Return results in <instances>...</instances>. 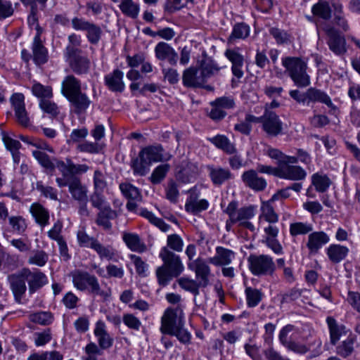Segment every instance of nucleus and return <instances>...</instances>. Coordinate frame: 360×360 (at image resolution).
<instances>
[{
	"label": "nucleus",
	"instance_id": "obj_1",
	"mask_svg": "<svg viewBox=\"0 0 360 360\" xmlns=\"http://www.w3.org/2000/svg\"><path fill=\"white\" fill-rule=\"evenodd\" d=\"M7 280L14 300L19 304L22 303L27 289L29 293L32 295L48 283L44 273L38 269H30L27 267L8 275Z\"/></svg>",
	"mask_w": 360,
	"mask_h": 360
},
{
	"label": "nucleus",
	"instance_id": "obj_2",
	"mask_svg": "<svg viewBox=\"0 0 360 360\" xmlns=\"http://www.w3.org/2000/svg\"><path fill=\"white\" fill-rule=\"evenodd\" d=\"M163 264L156 270L158 283L165 286L174 278L179 276L184 271V265L180 257L167 248L164 247L160 252Z\"/></svg>",
	"mask_w": 360,
	"mask_h": 360
},
{
	"label": "nucleus",
	"instance_id": "obj_3",
	"mask_svg": "<svg viewBox=\"0 0 360 360\" xmlns=\"http://www.w3.org/2000/svg\"><path fill=\"white\" fill-rule=\"evenodd\" d=\"M282 65L296 86L303 88L310 84V77L307 73V65L301 58L285 57L282 58Z\"/></svg>",
	"mask_w": 360,
	"mask_h": 360
},
{
	"label": "nucleus",
	"instance_id": "obj_4",
	"mask_svg": "<svg viewBox=\"0 0 360 360\" xmlns=\"http://www.w3.org/2000/svg\"><path fill=\"white\" fill-rule=\"evenodd\" d=\"M237 205L236 202L232 201L224 210L229 217V219L226 221L227 229L230 224L238 223L240 226L254 231L255 226L249 220L255 216V207L253 206H248L238 209Z\"/></svg>",
	"mask_w": 360,
	"mask_h": 360
},
{
	"label": "nucleus",
	"instance_id": "obj_5",
	"mask_svg": "<svg viewBox=\"0 0 360 360\" xmlns=\"http://www.w3.org/2000/svg\"><path fill=\"white\" fill-rule=\"evenodd\" d=\"M184 306L178 304L176 307L168 308L165 310L161 319L160 331L163 334L173 333V330L184 326Z\"/></svg>",
	"mask_w": 360,
	"mask_h": 360
},
{
	"label": "nucleus",
	"instance_id": "obj_6",
	"mask_svg": "<svg viewBox=\"0 0 360 360\" xmlns=\"http://www.w3.org/2000/svg\"><path fill=\"white\" fill-rule=\"evenodd\" d=\"M56 181L60 188L68 187V191L72 200L76 202L85 201L89 198V190L87 186L84 184L80 178L77 176H70L65 179V178H56Z\"/></svg>",
	"mask_w": 360,
	"mask_h": 360
},
{
	"label": "nucleus",
	"instance_id": "obj_7",
	"mask_svg": "<svg viewBox=\"0 0 360 360\" xmlns=\"http://www.w3.org/2000/svg\"><path fill=\"white\" fill-rule=\"evenodd\" d=\"M248 262L250 271L255 276L271 275L276 269L272 257L266 255H251Z\"/></svg>",
	"mask_w": 360,
	"mask_h": 360
},
{
	"label": "nucleus",
	"instance_id": "obj_8",
	"mask_svg": "<svg viewBox=\"0 0 360 360\" xmlns=\"http://www.w3.org/2000/svg\"><path fill=\"white\" fill-rule=\"evenodd\" d=\"M71 24L74 30L86 32V37L90 44L95 45L99 42L103 31L98 25L78 17L73 18Z\"/></svg>",
	"mask_w": 360,
	"mask_h": 360
},
{
	"label": "nucleus",
	"instance_id": "obj_9",
	"mask_svg": "<svg viewBox=\"0 0 360 360\" xmlns=\"http://www.w3.org/2000/svg\"><path fill=\"white\" fill-rule=\"evenodd\" d=\"M262 127L268 136L275 137L283 133V124L279 116L276 112L267 109L263 114Z\"/></svg>",
	"mask_w": 360,
	"mask_h": 360
},
{
	"label": "nucleus",
	"instance_id": "obj_10",
	"mask_svg": "<svg viewBox=\"0 0 360 360\" xmlns=\"http://www.w3.org/2000/svg\"><path fill=\"white\" fill-rule=\"evenodd\" d=\"M82 51L68 48V55L65 56L72 70L77 75L86 74L90 68V60L82 56Z\"/></svg>",
	"mask_w": 360,
	"mask_h": 360
},
{
	"label": "nucleus",
	"instance_id": "obj_11",
	"mask_svg": "<svg viewBox=\"0 0 360 360\" xmlns=\"http://www.w3.org/2000/svg\"><path fill=\"white\" fill-rule=\"evenodd\" d=\"M323 30L329 38L328 44L330 49L337 55L344 54L347 51L345 39L329 25H326Z\"/></svg>",
	"mask_w": 360,
	"mask_h": 360
},
{
	"label": "nucleus",
	"instance_id": "obj_12",
	"mask_svg": "<svg viewBox=\"0 0 360 360\" xmlns=\"http://www.w3.org/2000/svg\"><path fill=\"white\" fill-rule=\"evenodd\" d=\"M74 287L82 292H88L92 287L97 277L88 271L77 269L71 273Z\"/></svg>",
	"mask_w": 360,
	"mask_h": 360
},
{
	"label": "nucleus",
	"instance_id": "obj_13",
	"mask_svg": "<svg viewBox=\"0 0 360 360\" xmlns=\"http://www.w3.org/2000/svg\"><path fill=\"white\" fill-rule=\"evenodd\" d=\"M183 84L187 87H201L202 86V63L186 69L182 76Z\"/></svg>",
	"mask_w": 360,
	"mask_h": 360
},
{
	"label": "nucleus",
	"instance_id": "obj_14",
	"mask_svg": "<svg viewBox=\"0 0 360 360\" xmlns=\"http://www.w3.org/2000/svg\"><path fill=\"white\" fill-rule=\"evenodd\" d=\"M139 153L150 165L153 162L167 161L171 158L169 153H164V149L160 145L145 147Z\"/></svg>",
	"mask_w": 360,
	"mask_h": 360
},
{
	"label": "nucleus",
	"instance_id": "obj_15",
	"mask_svg": "<svg viewBox=\"0 0 360 360\" xmlns=\"http://www.w3.org/2000/svg\"><path fill=\"white\" fill-rule=\"evenodd\" d=\"M294 163L284 162L279 166L278 177L291 181L304 179L306 172L300 166L292 165Z\"/></svg>",
	"mask_w": 360,
	"mask_h": 360
},
{
	"label": "nucleus",
	"instance_id": "obj_16",
	"mask_svg": "<svg viewBox=\"0 0 360 360\" xmlns=\"http://www.w3.org/2000/svg\"><path fill=\"white\" fill-rule=\"evenodd\" d=\"M241 179L247 187L255 191H262L267 186L266 181L259 176L257 171L254 169L244 172L241 175Z\"/></svg>",
	"mask_w": 360,
	"mask_h": 360
},
{
	"label": "nucleus",
	"instance_id": "obj_17",
	"mask_svg": "<svg viewBox=\"0 0 360 360\" xmlns=\"http://www.w3.org/2000/svg\"><path fill=\"white\" fill-rule=\"evenodd\" d=\"M236 257V253L228 248L217 246L214 257L208 258L209 263L217 266H224L231 264Z\"/></svg>",
	"mask_w": 360,
	"mask_h": 360
},
{
	"label": "nucleus",
	"instance_id": "obj_18",
	"mask_svg": "<svg viewBox=\"0 0 360 360\" xmlns=\"http://www.w3.org/2000/svg\"><path fill=\"white\" fill-rule=\"evenodd\" d=\"M24 99L22 94L16 93L12 96L11 101L18 122L22 126H27L29 118L25 110Z\"/></svg>",
	"mask_w": 360,
	"mask_h": 360
},
{
	"label": "nucleus",
	"instance_id": "obj_19",
	"mask_svg": "<svg viewBox=\"0 0 360 360\" xmlns=\"http://www.w3.org/2000/svg\"><path fill=\"white\" fill-rule=\"evenodd\" d=\"M155 56L158 60H167L169 64L175 65L177 63L178 54L168 44L161 41L155 47Z\"/></svg>",
	"mask_w": 360,
	"mask_h": 360
},
{
	"label": "nucleus",
	"instance_id": "obj_20",
	"mask_svg": "<svg viewBox=\"0 0 360 360\" xmlns=\"http://www.w3.org/2000/svg\"><path fill=\"white\" fill-rule=\"evenodd\" d=\"M330 241L329 236L323 231H315L308 236L307 247L311 253L319 250Z\"/></svg>",
	"mask_w": 360,
	"mask_h": 360
},
{
	"label": "nucleus",
	"instance_id": "obj_21",
	"mask_svg": "<svg viewBox=\"0 0 360 360\" xmlns=\"http://www.w3.org/2000/svg\"><path fill=\"white\" fill-rule=\"evenodd\" d=\"M94 333L97 338L100 348L106 349L112 345L113 338L107 332L105 324L103 321H98L96 322Z\"/></svg>",
	"mask_w": 360,
	"mask_h": 360
},
{
	"label": "nucleus",
	"instance_id": "obj_22",
	"mask_svg": "<svg viewBox=\"0 0 360 360\" xmlns=\"http://www.w3.org/2000/svg\"><path fill=\"white\" fill-rule=\"evenodd\" d=\"M207 169L212 181L215 185H221L225 181L233 178V174L227 168L207 165Z\"/></svg>",
	"mask_w": 360,
	"mask_h": 360
},
{
	"label": "nucleus",
	"instance_id": "obj_23",
	"mask_svg": "<svg viewBox=\"0 0 360 360\" xmlns=\"http://www.w3.org/2000/svg\"><path fill=\"white\" fill-rule=\"evenodd\" d=\"M81 90V82L74 75L66 76L62 82L61 92L67 99Z\"/></svg>",
	"mask_w": 360,
	"mask_h": 360
},
{
	"label": "nucleus",
	"instance_id": "obj_24",
	"mask_svg": "<svg viewBox=\"0 0 360 360\" xmlns=\"http://www.w3.org/2000/svg\"><path fill=\"white\" fill-rule=\"evenodd\" d=\"M30 212L35 219L37 224L40 226L44 227L49 224V212L39 202H34L30 207Z\"/></svg>",
	"mask_w": 360,
	"mask_h": 360
},
{
	"label": "nucleus",
	"instance_id": "obj_25",
	"mask_svg": "<svg viewBox=\"0 0 360 360\" xmlns=\"http://www.w3.org/2000/svg\"><path fill=\"white\" fill-rule=\"evenodd\" d=\"M329 260L338 264L344 260L349 253L347 247L340 244H331L326 250Z\"/></svg>",
	"mask_w": 360,
	"mask_h": 360
},
{
	"label": "nucleus",
	"instance_id": "obj_26",
	"mask_svg": "<svg viewBox=\"0 0 360 360\" xmlns=\"http://www.w3.org/2000/svg\"><path fill=\"white\" fill-rule=\"evenodd\" d=\"M123 72L120 70H115L105 77V82L108 89L112 91L122 92L124 89L123 82Z\"/></svg>",
	"mask_w": 360,
	"mask_h": 360
},
{
	"label": "nucleus",
	"instance_id": "obj_27",
	"mask_svg": "<svg viewBox=\"0 0 360 360\" xmlns=\"http://www.w3.org/2000/svg\"><path fill=\"white\" fill-rule=\"evenodd\" d=\"M122 240L127 248L133 252L142 253L147 250L146 245L136 233L125 232L122 235Z\"/></svg>",
	"mask_w": 360,
	"mask_h": 360
},
{
	"label": "nucleus",
	"instance_id": "obj_28",
	"mask_svg": "<svg viewBox=\"0 0 360 360\" xmlns=\"http://www.w3.org/2000/svg\"><path fill=\"white\" fill-rule=\"evenodd\" d=\"M326 323L330 331V343L335 345L342 335L347 334V329L345 325L339 324L336 320L329 316L326 319Z\"/></svg>",
	"mask_w": 360,
	"mask_h": 360
},
{
	"label": "nucleus",
	"instance_id": "obj_29",
	"mask_svg": "<svg viewBox=\"0 0 360 360\" xmlns=\"http://www.w3.org/2000/svg\"><path fill=\"white\" fill-rule=\"evenodd\" d=\"M74 108L77 114H80L86 111L91 104V101L86 94L82 93V90L68 99Z\"/></svg>",
	"mask_w": 360,
	"mask_h": 360
},
{
	"label": "nucleus",
	"instance_id": "obj_30",
	"mask_svg": "<svg viewBox=\"0 0 360 360\" xmlns=\"http://www.w3.org/2000/svg\"><path fill=\"white\" fill-rule=\"evenodd\" d=\"M186 254L189 259L188 268L195 272L198 279L202 278V261L200 258L193 259L196 254L195 245H188L186 250Z\"/></svg>",
	"mask_w": 360,
	"mask_h": 360
},
{
	"label": "nucleus",
	"instance_id": "obj_31",
	"mask_svg": "<svg viewBox=\"0 0 360 360\" xmlns=\"http://www.w3.org/2000/svg\"><path fill=\"white\" fill-rule=\"evenodd\" d=\"M307 96L309 103H321L326 105L328 108L335 110V106L333 105L330 96L324 91L311 87L307 89Z\"/></svg>",
	"mask_w": 360,
	"mask_h": 360
},
{
	"label": "nucleus",
	"instance_id": "obj_32",
	"mask_svg": "<svg viewBox=\"0 0 360 360\" xmlns=\"http://www.w3.org/2000/svg\"><path fill=\"white\" fill-rule=\"evenodd\" d=\"M117 217V212L108 207L99 211L97 214L96 223L98 226H102L105 230H110L112 228L111 219Z\"/></svg>",
	"mask_w": 360,
	"mask_h": 360
},
{
	"label": "nucleus",
	"instance_id": "obj_33",
	"mask_svg": "<svg viewBox=\"0 0 360 360\" xmlns=\"http://www.w3.org/2000/svg\"><path fill=\"white\" fill-rule=\"evenodd\" d=\"M207 139L227 154L232 155L236 153L234 144L224 135L218 134L214 137H208Z\"/></svg>",
	"mask_w": 360,
	"mask_h": 360
},
{
	"label": "nucleus",
	"instance_id": "obj_34",
	"mask_svg": "<svg viewBox=\"0 0 360 360\" xmlns=\"http://www.w3.org/2000/svg\"><path fill=\"white\" fill-rule=\"evenodd\" d=\"M32 51V59L37 65H41L47 63L49 60L48 50L43 45L42 41H33Z\"/></svg>",
	"mask_w": 360,
	"mask_h": 360
},
{
	"label": "nucleus",
	"instance_id": "obj_35",
	"mask_svg": "<svg viewBox=\"0 0 360 360\" xmlns=\"http://www.w3.org/2000/svg\"><path fill=\"white\" fill-rule=\"evenodd\" d=\"M270 200L266 202H263L261 207L262 213L259 217V225L263 226V221L269 222V224H275L278 221V216L274 212L273 207L270 204Z\"/></svg>",
	"mask_w": 360,
	"mask_h": 360
},
{
	"label": "nucleus",
	"instance_id": "obj_36",
	"mask_svg": "<svg viewBox=\"0 0 360 360\" xmlns=\"http://www.w3.org/2000/svg\"><path fill=\"white\" fill-rule=\"evenodd\" d=\"M89 293L93 297H98L102 301L105 302L110 299L112 290L107 285L101 286L97 278L89 291Z\"/></svg>",
	"mask_w": 360,
	"mask_h": 360
},
{
	"label": "nucleus",
	"instance_id": "obj_37",
	"mask_svg": "<svg viewBox=\"0 0 360 360\" xmlns=\"http://www.w3.org/2000/svg\"><path fill=\"white\" fill-rule=\"evenodd\" d=\"M199 174L197 165L194 163H188L177 174V177L183 183H189L194 181Z\"/></svg>",
	"mask_w": 360,
	"mask_h": 360
},
{
	"label": "nucleus",
	"instance_id": "obj_38",
	"mask_svg": "<svg viewBox=\"0 0 360 360\" xmlns=\"http://www.w3.org/2000/svg\"><path fill=\"white\" fill-rule=\"evenodd\" d=\"M178 283L179 285L186 290L191 292L194 295V302L196 307H200L201 304L200 301L197 299V295H199V288L201 285V281H195L187 278H181L179 279Z\"/></svg>",
	"mask_w": 360,
	"mask_h": 360
},
{
	"label": "nucleus",
	"instance_id": "obj_39",
	"mask_svg": "<svg viewBox=\"0 0 360 360\" xmlns=\"http://www.w3.org/2000/svg\"><path fill=\"white\" fill-rule=\"evenodd\" d=\"M265 154L271 159L276 160L278 161V166H281V165L284 162H297V158H295V156L286 155L278 149L274 148L270 146L267 147L265 150Z\"/></svg>",
	"mask_w": 360,
	"mask_h": 360
},
{
	"label": "nucleus",
	"instance_id": "obj_40",
	"mask_svg": "<svg viewBox=\"0 0 360 360\" xmlns=\"http://www.w3.org/2000/svg\"><path fill=\"white\" fill-rule=\"evenodd\" d=\"M131 167L135 175L143 176L150 171V165L139 153L138 157L131 160Z\"/></svg>",
	"mask_w": 360,
	"mask_h": 360
},
{
	"label": "nucleus",
	"instance_id": "obj_41",
	"mask_svg": "<svg viewBox=\"0 0 360 360\" xmlns=\"http://www.w3.org/2000/svg\"><path fill=\"white\" fill-rule=\"evenodd\" d=\"M312 14L323 20H329L331 18V8L327 1L319 0L311 8Z\"/></svg>",
	"mask_w": 360,
	"mask_h": 360
},
{
	"label": "nucleus",
	"instance_id": "obj_42",
	"mask_svg": "<svg viewBox=\"0 0 360 360\" xmlns=\"http://www.w3.org/2000/svg\"><path fill=\"white\" fill-rule=\"evenodd\" d=\"M199 194L191 191L188 198L185 208L187 212L198 214L202 210V200H199Z\"/></svg>",
	"mask_w": 360,
	"mask_h": 360
},
{
	"label": "nucleus",
	"instance_id": "obj_43",
	"mask_svg": "<svg viewBox=\"0 0 360 360\" xmlns=\"http://www.w3.org/2000/svg\"><path fill=\"white\" fill-rule=\"evenodd\" d=\"M32 155L42 167L49 172L54 171L56 158H50L46 153L41 150L32 151Z\"/></svg>",
	"mask_w": 360,
	"mask_h": 360
},
{
	"label": "nucleus",
	"instance_id": "obj_44",
	"mask_svg": "<svg viewBox=\"0 0 360 360\" xmlns=\"http://www.w3.org/2000/svg\"><path fill=\"white\" fill-rule=\"evenodd\" d=\"M355 341V337L349 335L345 340L342 341L336 347V353L343 358H347L350 356L354 352V344Z\"/></svg>",
	"mask_w": 360,
	"mask_h": 360
},
{
	"label": "nucleus",
	"instance_id": "obj_45",
	"mask_svg": "<svg viewBox=\"0 0 360 360\" xmlns=\"http://www.w3.org/2000/svg\"><path fill=\"white\" fill-rule=\"evenodd\" d=\"M120 8L125 15L131 18H136L139 13V5L133 0H122Z\"/></svg>",
	"mask_w": 360,
	"mask_h": 360
},
{
	"label": "nucleus",
	"instance_id": "obj_46",
	"mask_svg": "<svg viewBox=\"0 0 360 360\" xmlns=\"http://www.w3.org/2000/svg\"><path fill=\"white\" fill-rule=\"evenodd\" d=\"M170 169L169 164L160 165L153 171L149 180L153 184H160L166 177L167 174Z\"/></svg>",
	"mask_w": 360,
	"mask_h": 360
},
{
	"label": "nucleus",
	"instance_id": "obj_47",
	"mask_svg": "<svg viewBox=\"0 0 360 360\" xmlns=\"http://www.w3.org/2000/svg\"><path fill=\"white\" fill-rule=\"evenodd\" d=\"M250 34V27L244 23L236 24L228 39L229 43H233L236 39H245Z\"/></svg>",
	"mask_w": 360,
	"mask_h": 360
},
{
	"label": "nucleus",
	"instance_id": "obj_48",
	"mask_svg": "<svg viewBox=\"0 0 360 360\" xmlns=\"http://www.w3.org/2000/svg\"><path fill=\"white\" fill-rule=\"evenodd\" d=\"M92 249L96 252L101 259L115 260V251L111 246H104L98 240Z\"/></svg>",
	"mask_w": 360,
	"mask_h": 360
},
{
	"label": "nucleus",
	"instance_id": "obj_49",
	"mask_svg": "<svg viewBox=\"0 0 360 360\" xmlns=\"http://www.w3.org/2000/svg\"><path fill=\"white\" fill-rule=\"evenodd\" d=\"M312 184L318 192H325L330 186L331 181L324 174L316 173L311 176Z\"/></svg>",
	"mask_w": 360,
	"mask_h": 360
},
{
	"label": "nucleus",
	"instance_id": "obj_50",
	"mask_svg": "<svg viewBox=\"0 0 360 360\" xmlns=\"http://www.w3.org/2000/svg\"><path fill=\"white\" fill-rule=\"evenodd\" d=\"M32 94L41 100L49 99L53 96L52 88L50 86H44L39 82H35L32 86Z\"/></svg>",
	"mask_w": 360,
	"mask_h": 360
},
{
	"label": "nucleus",
	"instance_id": "obj_51",
	"mask_svg": "<svg viewBox=\"0 0 360 360\" xmlns=\"http://www.w3.org/2000/svg\"><path fill=\"white\" fill-rule=\"evenodd\" d=\"M108 186L105 174L99 169H96L93 174L94 191H104Z\"/></svg>",
	"mask_w": 360,
	"mask_h": 360
},
{
	"label": "nucleus",
	"instance_id": "obj_52",
	"mask_svg": "<svg viewBox=\"0 0 360 360\" xmlns=\"http://www.w3.org/2000/svg\"><path fill=\"white\" fill-rule=\"evenodd\" d=\"M141 215L164 232H167L169 229V226L165 223L162 219L156 217L151 212L146 209L141 211Z\"/></svg>",
	"mask_w": 360,
	"mask_h": 360
},
{
	"label": "nucleus",
	"instance_id": "obj_53",
	"mask_svg": "<svg viewBox=\"0 0 360 360\" xmlns=\"http://www.w3.org/2000/svg\"><path fill=\"white\" fill-rule=\"evenodd\" d=\"M141 215L164 232H167L169 229V226L165 223L162 219L156 217L151 212L146 209L141 211Z\"/></svg>",
	"mask_w": 360,
	"mask_h": 360
},
{
	"label": "nucleus",
	"instance_id": "obj_54",
	"mask_svg": "<svg viewBox=\"0 0 360 360\" xmlns=\"http://www.w3.org/2000/svg\"><path fill=\"white\" fill-rule=\"evenodd\" d=\"M120 188L123 195L130 200H139L141 195L139 190L131 184L122 183L120 185Z\"/></svg>",
	"mask_w": 360,
	"mask_h": 360
},
{
	"label": "nucleus",
	"instance_id": "obj_55",
	"mask_svg": "<svg viewBox=\"0 0 360 360\" xmlns=\"http://www.w3.org/2000/svg\"><path fill=\"white\" fill-rule=\"evenodd\" d=\"M49 255L44 250H35L27 260L29 264L44 266L48 262Z\"/></svg>",
	"mask_w": 360,
	"mask_h": 360
},
{
	"label": "nucleus",
	"instance_id": "obj_56",
	"mask_svg": "<svg viewBox=\"0 0 360 360\" xmlns=\"http://www.w3.org/2000/svg\"><path fill=\"white\" fill-rule=\"evenodd\" d=\"M245 295L247 304L250 307H254L257 306L262 297V293L260 290L251 287L246 288Z\"/></svg>",
	"mask_w": 360,
	"mask_h": 360
},
{
	"label": "nucleus",
	"instance_id": "obj_57",
	"mask_svg": "<svg viewBox=\"0 0 360 360\" xmlns=\"http://www.w3.org/2000/svg\"><path fill=\"white\" fill-rule=\"evenodd\" d=\"M312 229L311 224L308 223L295 222L290 225V233L292 236L309 233Z\"/></svg>",
	"mask_w": 360,
	"mask_h": 360
},
{
	"label": "nucleus",
	"instance_id": "obj_58",
	"mask_svg": "<svg viewBox=\"0 0 360 360\" xmlns=\"http://www.w3.org/2000/svg\"><path fill=\"white\" fill-rule=\"evenodd\" d=\"M77 238L78 244L80 247L91 248L98 240L94 237L89 236L86 231L82 229L77 231Z\"/></svg>",
	"mask_w": 360,
	"mask_h": 360
},
{
	"label": "nucleus",
	"instance_id": "obj_59",
	"mask_svg": "<svg viewBox=\"0 0 360 360\" xmlns=\"http://www.w3.org/2000/svg\"><path fill=\"white\" fill-rule=\"evenodd\" d=\"M103 191H94L90 197V201L94 207L99 210H103L105 207H110L106 202V200L103 195Z\"/></svg>",
	"mask_w": 360,
	"mask_h": 360
},
{
	"label": "nucleus",
	"instance_id": "obj_60",
	"mask_svg": "<svg viewBox=\"0 0 360 360\" xmlns=\"http://www.w3.org/2000/svg\"><path fill=\"white\" fill-rule=\"evenodd\" d=\"M39 107L51 117H56L59 114V110L57 105L51 101L50 98L41 100L39 102Z\"/></svg>",
	"mask_w": 360,
	"mask_h": 360
},
{
	"label": "nucleus",
	"instance_id": "obj_61",
	"mask_svg": "<svg viewBox=\"0 0 360 360\" xmlns=\"http://www.w3.org/2000/svg\"><path fill=\"white\" fill-rule=\"evenodd\" d=\"M30 320L40 325H49L52 322L53 316L49 312L40 311L31 314Z\"/></svg>",
	"mask_w": 360,
	"mask_h": 360
},
{
	"label": "nucleus",
	"instance_id": "obj_62",
	"mask_svg": "<svg viewBox=\"0 0 360 360\" xmlns=\"http://www.w3.org/2000/svg\"><path fill=\"white\" fill-rule=\"evenodd\" d=\"M63 228V222L60 220H57L47 233L49 238L56 242L64 239L62 235Z\"/></svg>",
	"mask_w": 360,
	"mask_h": 360
},
{
	"label": "nucleus",
	"instance_id": "obj_63",
	"mask_svg": "<svg viewBox=\"0 0 360 360\" xmlns=\"http://www.w3.org/2000/svg\"><path fill=\"white\" fill-rule=\"evenodd\" d=\"M37 191L45 198H49L53 200H58V192L56 188L50 186H44L42 182L38 181L36 185Z\"/></svg>",
	"mask_w": 360,
	"mask_h": 360
},
{
	"label": "nucleus",
	"instance_id": "obj_64",
	"mask_svg": "<svg viewBox=\"0 0 360 360\" xmlns=\"http://www.w3.org/2000/svg\"><path fill=\"white\" fill-rule=\"evenodd\" d=\"M8 221L13 230L18 233H23L27 229L25 220L21 216H12L9 217Z\"/></svg>",
	"mask_w": 360,
	"mask_h": 360
}]
</instances>
